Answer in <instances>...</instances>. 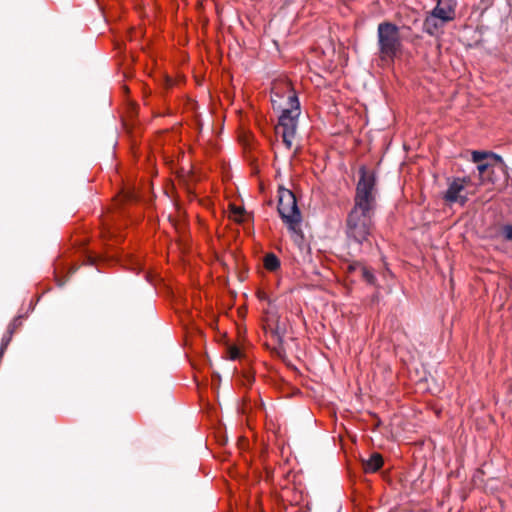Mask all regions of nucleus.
<instances>
[{"label": "nucleus", "mask_w": 512, "mask_h": 512, "mask_svg": "<svg viewBox=\"0 0 512 512\" xmlns=\"http://www.w3.org/2000/svg\"><path fill=\"white\" fill-rule=\"evenodd\" d=\"M263 265L268 271L274 272L280 268V260L275 254L269 253L264 257Z\"/></svg>", "instance_id": "obj_9"}, {"label": "nucleus", "mask_w": 512, "mask_h": 512, "mask_svg": "<svg viewBox=\"0 0 512 512\" xmlns=\"http://www.w3.org/2000/svg\"><path fill=\"white\" fill-rule=\"evenodd\" d=\"M468 183H470V178L453 179L448 185L444 199L449 203H460L464 205L467 202V197L463 194V191Z\"/></svg>", "instance_id": "obj_6"}, {"label": "nucleus", "mask_w": 512, "mask_h": 512, "mask_svg": "<svg viewBox=\"0 0 512 512\" xmlns=\"http://www.w3.org/2000/svg\"><path fill=\"white\" fill-rule=\"evenodd\" d=\"M242 208H234L233 209V214H234V219L237 220V221H240L239 217L242 215Z\"/></svg>", "instance_id": "obj_15"}, {"label": "nucleus", "mask_w": 512, "mask_h": 512, "mask_svg": "<svg viewBox=\"0 0 512 512\" xmlns=\"http://www.w3.org/2000/svg\"><path fill=\"white\" fill-rule=\"evenodd\" d=\"M493 158L496 162H502V158L499 155H496L492 152L485 151H473L472 152V161L474 163H483V161L487 158Z\"/></svg>", "instance_id": "obj_8"}, {"label": "nucleus", "mask_w": 512, "mask_h": 512, "mask_svg": "<svg viewBox=\"0 0 512 512\" xmlns=\"http://www.w3.org/2000/svg\"><path fill=\"white\" fill-rule=\"evenodd\" d=\"M12 333H13V327L9 326L8 334L2 338V342H1V346H0V357L3 355L4 351L6 350L8 344L11 340Z\"/></svg>", "instance_id": "obj_10"}, {"label": "nucleus", "mask_w": 512, "mask_h": 512, "mask_svg": "<svg viewBox=\"0 0 512 512\" xmlns=\"http://www.w3.org/2000/svg\"><path fill=\"white\" fill-rule=\"evenodd\" d=\"M272 94L276 95V96H279L277 92H275V89L273 88L272 90Z\"/></svg>", "instance_id": "obj_16"}, {"label": "nucleus", "mask_w": 512, "mask_h": 512, "mask_svg": "<svg viewBox=\"0 0 512 512\" xmlns=\"http://www.w3.org/2000/svg\"><path fill=\"white\" fill-rule=\"evenodd\" d=\"M228 355L231 360H236L240 356V350L237 347H230L228 349Z\"/></svg>", "instance_id": "obj_13"}, {"label": "nucleus", "mask_w": 512, "mask_h": 512, "mask_svg": "<svg viewBox=\"0 0 512 512\" xmlns=\"http://www.w3.org/2000/svg\"><path fill=\"white\" fill-rule=\"evenodd\" d=\"M490 167V164L487 163V162H483V163H479L477 165V170L479 172V177H480V183L483 184L485 182V179H484V174L485 172L488 170V168Z\"/></svg>", "instance_id": "obj_11"}, {"label": "nucleus", "mask_w": 512, "mask_h": 512, "mask_svg": "<svg viewBox=\"0 0 512 512\" xmlns=\"http://www.w3.org/2000/svg\"><path fill=\"white\" fill-rule=\"evenodd\" d=\"M383 466V458L379 453H373L368 460L363 462L365 472L374 473Z\"/></svg>", "instance_id": "obj_7"}, {"label": "nucleus", "mask_w": 512, "mask_h": 512, "mask_svg": "<svg viewBox=\"0 0 512 512\" xmlns=\"http://www.w3.org/2000/svg\"><path fill=\"white\" fill-rule=\"evenodd\" d=\"M278 213L291 233L300 234L302 216L292 191L284 188L279 189Z\"/></svg>", "instance_id": "obj_4"}, {"label": "nucleus", "mask_w": 512, "mask_h": 512, "mask_svg": "<svg viewBox=\"0 0 512 512\" xmlns=\"http://www.w3.org/2000/svg\"><path fill=\"white\" fill-rule=\"evenodd\" d=\"M377 36L381 59L393 60L402 46L398 27L391 22H382L378 25Z\"/></svg>", "instance_id": "obj_5"}, {"label": "nucleus", "mask_w": 512, "mask_h": 512, "mask_svg": "<svg viewBox=\"0 0 512 512\" xmlns=\"http://www.w3.org/2000/svg\"><path fill=\"white\" fill-rule=\"evenodd\" d=\"M376 176L365 166L359 169L354 205L346 219V235L357 244L370 243L374 229L373 217L377 207Z\"/></svg>", "instance_id": "obj_1"}, {"label": "nucleus", "mask_w": 512, "mask_h": 512, "mask_svg": "<svg viewBox=\"0 0 512 512\" xmlns=\"http://www.w3.org/2000/svg\"><path fill=\"white\" fill-rule=\"evenodd\" d=\"M287 89H290L289 85H287ZM287 101L288 106L282 110V113L279 116L276 133L281 135L286 148L291 149L298 126L300 103L296 94L291 90H289Z\"/></svg>", "instance_id": "obj_2"}, {"label": "nucleus", "mask_w": 512, "mask_h": 512, "mask_svg": "<svg viewBox=\"0 0 512 512\" xmlns=\"http://www.w3.org/2000/svg\"><path fill=\"white\" fill-rule=\"evenodd\" d=\"M362 276L370 284H373L375 281L374 274L366 267H362Z\"/></svg>", "instance_id": "obj_12"}, {"label": "nucleus", "mask_w": 512, "mask_h": 512, "mask_svg": "<svg viewBox=\"0 0 512 512\" xmlns=\"http://www.w3.org/2000/svg\"><path fill=\"white\" fill-rule=\"evenodd\" d=\"M457 0H437L436 6L426 13L423 31L430 36H438L445 25L456 17Z\"/></svg>", "instance_id": "obj_3"}, {"label": "nucleus", "mask_w": 512, "mask_h": 512, "mask_svg": "<svg viewBox=\"0 0 512 512\" xmlns=\"http://www.w3.org/2000/svg\"><path fill=\"white\" fill-rule=\"evenodd\" d=\"M503 234H504V237L507 240H512V226L511 225H506L503 228Z\"/></svg>", "instance_id": "obj_14"}]
</instances>
